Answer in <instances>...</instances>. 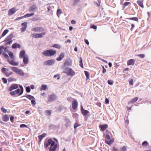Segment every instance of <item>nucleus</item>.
<instances>
[{"mask_svg":"<svg viewBox=\"0 0 151 151\" xmlns=\"http://www.w3.org/2000/svg\"><path fill=\"white\" fill-rule=\"evenodd\" d=\"M78 104L76 101H73L72 104V108L74 110L76 109L77 107Z\"/></svg>","mask_w":151,"mask_h":151,"instance_id":"nucleus-15","label":"nucleus"},{"mask_svg":"<svg viewBox=\"0 0 151 151\" xmlns=\"http://www.w3.org/2000/svg\"><path fill=\"white\" fill-rule=\"evenodd\" d=\"M18 88V86L17 84H14L10 86L8 89V91H11L12 90Z\"/></svg>","mask_w":151,"mask_h":151,"instance_id":"nucleus-7","label":"nucleus"},{"mask_svg":"<svg viewBox=\"0 0 151 151\" xmlns=\"http://www.w3.org/2000/svg\"><path fill=\"white\" fill-rule=\"evenodd\" d=\"M109 100L107 99H106L105 100L106 104H108L109 103Z\"/></svg>","mask_w":151,"mask_h":151,"instance_id":"nucleus-63","label":"nucleus"},{"mask_svg":"<svg viewBox=\"0 0 151 151\" xmlns=\"http://www.w3.org/2000/svg\"><path fill=\"white\" fill-rule=\"evenodd\" d=\"M23 58V63L25 64H27L29 61V58L28 56L27 55H25Z\"/></svg>","mask_w":151,"mask_h":151,"instance_id":"nucleus-16","label":"nucleus"},{"mask_svg":"<svg viewBox=\"0 0 151 151\" xmlns=\"http://www.w3.org/2000/svg\"><path fill=\"white\" fill-rule=\"evenodd\" d=\"M21 46L19 44L15 43L13 44L12 46V48H20Z\"/></svg>","mask_w":151,"mask_h":151,"instance_id":"nucleus-20","label":"nucleus"},{"mask_svg":"<svg viewBox=\"0 0 151 151\" xmlns=\"http://www.w3.org/2000/svg\"><path fill=\"white\" fill-rule=\"evenodd\" d=\"M4 49V47L3 46H1L0 47V54L1 55L3 51V49Z\"/></svg>","mask_w":151,"mask_h":151,"instance_id":"nucleus-42","label":"nucleus"},{"mask_svg":"<svg viewBox=\"0 0 151 151\" xmlns=\"http://www.w3.org/2000/svg\"><path fill=\"white\" fill-rule=\"evenodd\" d=\"M20 127L21 128H24V127H27V126L25 124H21L20 125Z\"/></svg>","mask_w":151,"mask_h":151,"instance_id":"nucleus-54","label":"nucleus"},{"mask_svg":"<svg viewBox=\"0 0 151 151\" xmlns=\"http://www.w3.org/2000/svg\"><path fill=\"white\" fill-rule=\"evenodd\" d=\"M63 72L66 73L68 75L73 76L75 74V72L73 70L69 68L64 69Z\"/></svg>","mask_w":151,"mask_h":151,"instance_id":"nucleus-2","label":"nucleus"},{"mask_svg":"<svg viewBox=\"0 0 151 151\" xmlns=\"http://www.w3.org/2000/svg\"><path fill=\"white\" fill-rule=\"evenodd\" d=\"M26 91L27 93H29L30 91V88L29 86H27L26 88Z\"/></svg>","mask_w":151,"mask_h":151,"instance_id":"nucleus-45","label":"nucleus"},{"mask_svg":"<svg viewBox=\"0 0 151 151\" xmlns=\"http://www.w3.org/2000/svg\"><path fill=\"white\" fill-rule=\"evenodd\" d=\"M106 138L108 139H110L111 138L110 136L108 134H106Z\"/></svg>","mask_w":151,"mask_h":151,"instance_id":"nucleus-58","label":"nucleus"},{"mask_svg":"<svg viewBox=\"0 0 151 151\" xmlns=\"http://www.w3.org/2000/svg\"><path fill=\"white\" fill-rule=\"evenodd\" d=\"M15 91L16 93L18 94L20 92V89H17L15 90Z\"/></svg>","mask_w":151,"mask_h":151,"instance_id":"nucleus-59","label":"nucleus"},{"mask_svg":"<svg viewBox=\"0 0 151 151\" xmlns=\"http://www.w3.org/2000/svg\"><path fill=\"white\" fill-rule=\"evenodd\" d=\"M53 142H55L54 141H52L51 139H48L47 142H45V146L46 147H48L50 145H51L52 143Z\"/></svg>","mask_w":151,"mask_h":151,"instance_id":"nucleus-9","label":"nucleus"},{"mask_svg":"<svg viewBox=\"0 0 151 151\" xmlns=\"http://www.w3.org/2000/svg\"><path fill=\"white\" fill-rule=\"evenodd\" d=\"M91 28H93L94 29H96L97 28V27L96 26L94 25H92L91 26Z\"/></svg>","mask_w":151,"mask_h":151,"instance_id":"nucleus-53","label":"nucleus"},{"mask_svg":"<svg viewBox=\"0 0 151 151\" xmlns=\"http://www.w3.org/2000/svg\"><path fill=\"white\" fill-rule=\"evenodd\" d=\"M10 94L12 96H14L15 94V91H12L10 93Z\"/></svg>","mask_w":151,"mask_h":151,"instance_id":"nucleus-60","label":"nucleus"},{"mask_svg":"<svg viewBox=\"0 0 151 151\" xmlns=\"http://www.w3.org/2000/svg\"><path fill=\"white\" fill-rule=\"evenodd\" d=\"M25 52L24 50L21 51L20 53L19 57L20 58H22L25 55Z\"/></svg>","mask_w":151,"mask_h":151,"instance_id":"nucleus-19","label":"nucleus"},{"mask_svg":"<svg viewBox=\"0 0 151 151\" xmlns=\"http://www.w3.org/2000/svg\"><path fill=\"white\" fill-rule=\"evenodd\" d=\"M64 57V54L63 53H61L60 54L59 57L56 59L57 61H60Z\"/></svg>","mask_w":151,"mask_h":151,"instance_id":"nucleus-18","label":"nucleus"},{"mask_svg":"<svg viewBox=\"0 0 151 151\" xmlns=\"http://www.w3.org/2000/svg\"><path fill=\"white\" fill-rule=\"evenodd\" d=\"M3 54L5 58H6L8 59V60L9 59V57L7 54L5 53H3Z\"/></svg>","mask_w":151,"mask_h":151,"instance_id":"nucleus-49","label":"nucleus"},{"mask_svg":"<svg viewBox=\"0 0 151 151\" xmlns=\"http://www.w3.org/2000/svg\"><path fill=\"white\" fill-rule=\"evenodd\" d=\"M19 87H20V92L19 93V96H20L21 94H22V93H23L24 90H23V88L22 86L20 85L19 86Z\"/></svg>","mask_w":151,"mask_h":151,"instance_id":"nucleus-32","label":"nucleus"},{"mask_svg":"<svg viewBox=\"0 0 151 151\" xmlns=\"http://www.w3.org/2000/svg\"><path fill=\"white\" fill-rule=\"evenodd\" d=\"M117 149H116V148L115 147H113V151H117Z\"/></svg>","mask_w":151,"mask_h":151,"instance_id":"nucleus-64","label":"nucleus"},{"mask_svg":"<svg viewBox=\"0 0 151 151\" xmlns=\"http://www.w3.org/2000/svg\"><path fill=\"white\" fill-rule=\"evenodd\" d=\"M81 111L82 114L85 116H87L88 114L89 113V112L88 111L84 110L83 109L82 106H81Z\"/></svg>","mask_w":151,"mask_h":151,"instance_id":"nucleus-10","label":"nucleus"},{"mask_svg":"<svg viewBox=\"0 0 151 151\" xmlns=\"http://www.w3.org/2000/svg\"><path fill=\"white\" fill-rule=\"evenodd\" d=\"M108 83L109 84L111 85L113 83V82L112 81L108 80Z\"/></svg>","mask_w":151,"mask_h":151,"instance_id":"nucleus-55","label":"nucleus"},{"mask_svg":"<svg viewBox=\"0 0 151 151\" xmlns=\"http://www.w3.org/2000/svg\"><path fill=\"white\" fill-rule=\"evenodd\" d=\"M15 80V79L13 78L12 77L9 78L8 79V81L9 82H10L14 81Z\"/></svg>","mask_w":151,"mask_h":151,"instance_id":"nucleus-43","label":"nucleus"},{"mask_svg":"<svg viewBox=\"0 0 151 151\" xmlns=\"http://www.w3.org/2000/svg\"><path fill=\"white\" fill-rule=\"evenodd\" d=\"M34 15V13H32L31 14H27L23 16V17H29L30 16H32Z\"/></svg>","mask_w":151,"mask_h":151,"instance_id":"nucleus-34","label":"nucleus"},{"mask_svg":"<svg viewBox=\"0 0 151 151\" xmlns=\"http://www.w3.org/2000/svg\"><path fill=\"white\" fill-rule=\"evenodd\" d=\"M22 28L21 29V30L22 32H23L25 31L27 27V22H25L23 23L22 24Z\"/></svg>","mask_w":151,"mask_h":151,"instance_id":"nucleus-8","label":"nucleus"},{"mask_svg":"<svg viewBox=\"0 0 151 151\" xmlns=\"http://www.w3.org/2000/svg\"><path fill=\"white\" fill-rule=\"evenodd\" d=\"M133 79H131L130 80V81L129 82V84L131 85H133Z\"/></svg>","mask_w":151,"mask_h":151,"instance_id":"nucleus-61","label":"nucleus"},{"mask_svg":"<svg viewBox=\"0 0 151 151\" xmlns=\"http://www.w3.org/2000/svg\"><path fill=\"white\" fill-rule=\"evenodd\" d=\"M47 88V86L46 85H42L41 86L40 90H45Z\"/></svg>","mask_w":151,"mask_h":151,"instance_id":"nucleus-33","label":"nucleus"},{"mask_svg":"<svg viewBox=\"0 0 151 151\" xmlns=\"http://www.w3.org/2000/svg\"><path fill=\"white\" fill-rule=\"evenodd\" d=\"M52 47H53L56 48L58 49H59L60 48V46L58 44H54L52 45Z\"/></svg>","mask_w":151,"mask_h":151,"instance_id":"nucleus-37","label":"nucleus"},{"mask_svg":"<svg viewBox=\"0 0 151 151\" xmlns=\"http://www.w3.org/2000/svg\"><path fill=\"white\" fill-rule=\"evenodd\" d=\"M16 11L15 8H13L9 10L8 12V15L9 16L15 13Z\"/></svg>","mask_w":151,"mask_h":151,"instance_id":"nucleus-13","label":"nucleus"},{"mask_svg":"<svg viewBox=\"0 0 151 151\" xmlns=\"http://www.w3.org/2000/svg\"><path fill=\"white\" fill-rule=\"evenodd\" d=\"M80 60L79 61V63H80L79 65L82 68H83V64L82 63V58L81 57H80Z\"/></svg>","mask_w":151,"mask_h":151,"instance_id":"nucleus-35","label":"nucleus"},{"mask_svg":"<svg viewBox=\"0 0 151 151\" xmlns=\"http://www.w3.org/2000/svg\"><path fill=\"white\" fill-rule=\"evenodd\" d=\"M13 36V34H11L9 36L7 37L4 41H10L12 42V40Z\"/></svg>","mask_w":151,"mask_h":151,"instance_id":"nucleus-14","label":"nucleus"},{"mask_svg":"<svg viewBox=\"0 0 151 151\" xmlns=\"http://www.w3.org/2000/svg\"><path fill=\"white\" fill-rule=\"evenodd\" d=\"M45 32H43L40 34L36 33L33 34L32 35V37L35 38H42L43 35H45Z\"/></svg>","mask_w":151,"mask_h":151,"instance_id":"nucleus-3","label":"nucleus"},{"mask_svg":"<svg viewBox=\"0 0 151 151\" xmlns=\"http://www.w3.org/2000/svg\"><path fill=\"white\" fill-rule=\"evenodd\" d=\"M46 135V134L45 133H44L42 134L41 135H40L38 136V138L40 141H41L43 139V138L45 137V136Z\"/></svg>","mask_w":151,"mask_h":151,"instance_id":"nucleus-26","label":"nucleus"},{"mask_svg":"<svg viewBox=\"0 0 151 151\" xmlns=\"http://www.w3.org/2000/svg\"><path fill=\"white\" fill-rule=\"evenodd\" d=\"M45 112L48 115H50L51 114V110H47L45 111Z\"/></svg>","mask_w":151,"mask_h":151,"instance_id":"nucleus-46","label":"nucleus"},{"mask_svg":"<svg viewBox=\"0 0 151 151\" xmlns=\"http://www.w3.org/2000/svg\"><path fill=\"white\" fill-rule=\"evenodd\" d=\"M138 56L141 58H143L145 57V55L144 54H141L138 55Z\"/></svg>","mask_w":151,"mask_h":151,"instance_id":"nucleus-56","label":"nucleus"},{"mask_svg":"<svg viewBox=\"0 0 151 151\" xmlns=\"http://www.w3.org/2000/svg\"><path fill=\"white\" fill-rule=\"evenodd\" d=\"M56 52L53 50H49L44 51L42 53V54L46 56H51L55 55Z\"/></svg>","mask_w":151,"mask_h":151,"instance_id":"nucleus-1","label":"nucleus"},{"mask_svg":"<svg viewBox=\"0 0 151 151\" xmlns=\"http://www.w3.org/2000/svg\"><path fill=\"white\" fill-rule=\"evenodd\" d=\"M44 28L41 27H36L32 29V31H34L35 32H43L45 30Z\"/></svg>","mask_w":151,"mask_h":151,"instance_id":"nucleus-6","label":"nucleus"},{"mask_svg":"<svg viewBox=\"0 0 151 151\" xmlns=\"http://www.w3.org/2000/svg\"><path fill=\"white\" fill-rule=\"evenodd\" d=\"M121 149L122 151H126L127 150V148L125 146H123Z\"/></svg>","mask_w":151,"mask_h":151,"instance_id":"nucleus-48","label":"nucleus"},{"mask_svg":"<svg viewBox=\"0 0 151 151\" xmlns=\"http://www.w3.org/2000/svg\"><path fill=\"white\" fill-rule=\"evenodd\" d=\"M7 61L10 64L12 65L17 66L19 64V63L18 62H15L13 60H10L9 59H8Z\"/></svg>","mask_w":151,"mask_h":151,"instance_id":"nucleus-12","label":"nucleus"},{"mask_svg":"<svg viewBox=\"0 0 151 151\" xmlns=\"http://www.w3.org/2000/svg\"><path fill=\"white\" fill-rule=\"evenodd\" d=\"M31 102L32 104L33 105H35L36 104L35 101V100H34L33 99L31 101Z\"/></svg>","mask_w":151,"mask_h":151,"instance_id":"nucleus-57","label":"nucleus"},{"mask_svg":"<svg viewBox=\"0 0 151 151\" xmlns=\"http://www.w3.org/2000/svg\"><path fill=\"white\" fill-rule=\"evenodd\" d=\"M108 125L107 124L100 125L99 127L101 129V130L104 131L107 127Z\"/></svg>","mask_w":151,"mask_h":151,"instance_id":"nucleus-17","label":"nucleus"},{"mask_svg":"<svg viewBox=\"0 0 151 151\" xmlns=\"http://www.w3.org/2000/svg\"><path fill=\"white\" fill-rule=\"evenodd\" d=\"M26 97L27 98H28L29 100H31L32 99H34V97L30 95H27Z\"/></svg>","mask_w":151,"mask_h":151,"instance_id":"nucleus-38","label":"nucleus"},{"mask_svg":"<svg viewBox=\"0 0 151 151\" xmlns=\"http://www.w3.org/2000/svg\"><path fill=\"white\" fill-rule=\"evenodd\" d=\"M36 6L35 5H33L30 7L29 11H34L36 9Z\"/></svg>","mask_w":151,"mask_h":151,"instance_id":"nucleus-24","label":"nucleus"},{"mask_svg":"<svg viewBox=\"0 0 151 151\" xmlns=\"http://www.w3.org/2000/svg\"><path fill=\"white\" fill-rule=\"evenodd\" d=\"M127 19H130L132 20H134L135 21H137L138 22V18L136 17H134L132 18H129Z\"/></svg>","mask_w":151,"mask_h":151,"instance_id":"nucleus-31","label":"nucleus"},{"mask_svg":"<svg viewBox=\"0 0 151 151\" xmlns=\"http://www.w3.org/2000/svg\"><path fill=\"white\" fill-rule=\"evenodd\" d=\"M9 32V30L8 29H5L3 32L2 34V36L3 37L4 36Z\"/></svg>","mask_w":151,"mask_h":151,"instance_id":"nucleus-39","label":"nucleus"},{"mask_svg":"<svg viewBox=\"0 0 151 151\" xmlns=\"http://www.w3.org/2000/svg\"><path fill=\"white\" fill-rule=\"evenodd\" d=\"M130 4V3L129 2H126L124 3V5L125 6H126Z\"/></svg>","mask_w":151,"mask_h":151,"instance_id":"nucleus-62","label":"nucleus"},{"mask_svg":"<svg viewBox=\"0 0 151 151\" xmlns=\"http://www.w3.org/2000/svg\"><path fill=\"white\" fill-rule=\"evenodd\" d=\"M138 99V98L137 97H135L133 99H132L130 102L131 103H133L135 102H136Z\"/></svg>","mask_w":151,"mask_h":151,"instance_id":"nucleus-30","label":"nucleus"},{"mask_svg":"<svg viewBox=\"0 0 151 151\" xmlns=\"http://www.w3.org/2000/svg\"><path fill=\"white\" fill-rule=\"evenodd\" d=\"M55 61L54 60H49L45 62L44 63V64L45 65H50L54 64Z\"/></svg>","mask_w":151,"mask_h":151,"instance_id":"nucleus-5","label":"nucleus"},{"mask_svg":"<svg viewBox=\"0 0 151 151\" xmlns=\"http://www.w3.org/2000/svg\"><path fill=\"white\" fill-rule=\"evenodd\" d=\"M5 42V45H10L11 44V43L12 42L10 41H4Z\"/></svg>","mask_w":151,"mask_h":151,"instance_id":"nucleus-51","label":"nucleus"},{"mask_svg":"<svg viewBox=\"0 0 151 151\" xmlns=\"http://www.w3.org/2000/svg\"><path fill=\"white\" fill-rule=\"evenodd\" d=\"M114 141V140L113 139H111L109 141L107 140H106L105 141V142L106 143L108 144V145H110L112 144Z\"/></svg>","mask_w":151,"mask_h":151,"instance_id":"nucleus-23","label":"nucleus"},{"mask_svg":"<svg viewBox=\"0 0 151 151\" xmlns=\"http://www.w3.org/2000/svg\"><path fill=\"white\" fill-rule=\"evenodd\" d=\"M61 13L62 12L61 10L60 9H58L57 10V14L58 16V17H59V15H60Z\"/></svg>","mask_w":151,"mask_h":151,"instance_id":"nucleus-36","label":"nucleus"},{"mask_svg":"<svg viewBox=\"0 0 151 151\" xmlns=\"http://www.w3.org/2000/svg\"><path fill=\"white\" fill-rule=\"evenodd\" d=\"M84 73L87 78H88L89 76V73L86 71H84Z\"/></svg>","mask_w":151,"mask_h":151,"instance_id":"nucleus-41","label":"nucleus"},{"mask_svg":"<svg viewBox=\"0 0 151 151\" xmlns=\"http://www.w3.org/2000/svg\"><path fill=\"white\" fill-rule=\"evenodd\" d=\"M148 144V142L146 141H144L142 144V145L143 146L146 147Z\"/></svg>","mask_w":151,"mask_h":151,"instance_id":"nucleus-40","label":"nucleus"},{"mask_svg":"<svg viewBox=\"0 0 151 151\" xmlns=\"http://www.w3.org/2000/svg\"><path fill=\"white\" fill-rule=\"evenodd\" d=\"M16 73L17 74H19V75L21 76H24V73L22 71V70H21L19 69H18V70L17 71Z\"/></svg>","mask_w":151,"mask_h":151,"instance_id":"nucleus-25","label":"nucleus"},{"mask_svg":"<svg viewBox=\"0 0 151 151\" xmlns=\"http://www.w3.org/2000/svg\"><path fill=\"white\" fill-rule=\"evenodd\" d=\"M10 57L13 59H14V56L13 55V53L12 52H9L8 53Z\"/></svg>","mask_w":151,"mask_h":151,"instance_id":"nucleus-29","label":"nucleus"},{"mask_svg":"<svg viewBox=\"0 0 151 151\" xmlns=\"http://www.w3.org/2000/svg\"><path fill=\"white\" fill-rule=\"evenodd\" d=\"M12 72L9 73H7V72H5V74L6 75L7 77H9L10 75L12 74Z\"/></svg>","mask_w":151,"mask_h":151,"instance_id":"nucleus-44","label":"nucleus"},{"mask_svg":"<svg viewBox=\"0 0 151 151\" xmlns=\"http://www.w3.org/2000/svg\"><path fill=\"white\" fill-rule=\"evenodd\" d=\"M2 79L4 83H7V81L6 79L4 78H2Z\"/></svg>","mask_w":151,"mask_h":151,"instance_id":"nucleus-52","label":"nucleus"},{"mask_svg":"<svg viewBox=\"0 0 151 151\" xmlns=\"http://www.w3.org/2000/svg\"><path fill=\"white\" fill-rule=\"evenodd\" d=\"M56 98V96L54 94H52L50 95L48 100V102H51L55 100Z\"/></svg>","mask_w":151,"mask_h":151,"instance_id":"nucleus-11","label":"nucleus"},{"mask_svg":"<svg viewBox=\"0 0 151 151\" xmlns=\"http://www.w3.org/2000/svg\"><path fill=\"white\" fill-rule=\"evenodd\" d=\"M137 3L141 7H142V8L144 7L143 0H141V1L138 0L137 1Z\"/></svg>","mask_w":151,"mask_h":151,"instance_id":"nucleus-22","label":"nucleus"},{"mask_svg":"<svg viewBox=\"0 0 151 151\" xmlns=\"http://www.w3.org/2000/svg\"><path fill=\"white\" fill-rule=\"evenodd\" d=\"M80 124L79 125L78 123H76L74 124V128H75V129H76L77 127H78V126H80Z\"/></svg>","mask_w":151,"mask_h":151,"instance_id":"nucleus-47","label":"nucleus"},{"mask_svg":"<svg viewBox=\"0 0 151 151\" xmlns=\"http://www.w3.org/2000/svg\"><path fill=\"white\" fill-rule=\"evenodd\" d=\"M9 119V117L7 115L5 114L3 118V120L4 121H7Z\"/></svg>","mask_w":151,"mask_h":151,"instance_id":"nucleus-28","label":"nucleus"},{"mask_svg":"<svg viewBox=\"0 0 151 151\" xmlns=\"http://www.w3.org/2000/svg\"><path fill=\"white\" fill-rule=\"evenodd\" d=\"M134 63V60L133 59H130L129 61L127 63L128 65H133Z\"/></svg>","mask_w":151,"mask_h":151,"instance_id":"nucleus-21","label":"nucleus"},{"mask_svg":"<svg viewBox=\"0 0 151 151\" xmlns=\"http://www.w3.org/2000/svg\"><path fill=\"white\" fill-rule=\"evenodd\" d=\"M57 146V144H55V142H53L49 148V151H55Z\"/></svg>","mask_w":151,"mask_h":151,"instance_id":"nucleus-4","label":"nucleus"},{"mask_svg":"<svg viewBox=\"0 0 151 151\" xmlns=\"http://www.w3.org/2000/svg\"><path fill=\"white\" fill-rule=\"evenodd\" d=\"M1 110L4 113H6L7 111V110L6 109H4L3 107H2L1 108Z\"/></svg>","mask_w":151,"mask_h":151,"instance_id":"nucleus-50","label":"nucleus"},{"mask_svg":"<svg viewBox=\"0 0 151 151\" xmlns=\"http://www.w3.org/2000/svg\"><path fill=\"white\" fill-rule=\"evenodd\" d=\"M11 68L13 71H14V72H15L16 73H17V71L19 69L16 67H12Z\"/></svg>","mask_w":151,"mask_h":151,"instance_id":"nucleus-27","label":"nucleus"}]
</instances>
